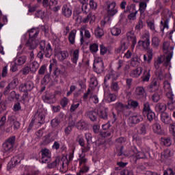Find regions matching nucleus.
I'll use <instances>...</instances> for the list:
<instances>
[{
	"label": "nucleus",
	"instance_id": "63",
	"mask_svg": "<svg viewBox=\"0 0 175 175\" xmlns=\"http://www.w3.org/2000/svg\"><path fill=\"white\" fill-rule=\"evenodd\" d=\"M152 99L153 102H158L159 100V99H161V96L158 93H154L152 96Z\"/></svg>",
	"mask_w": 175,
	"mask_h": 175
},
{
	"label": "nucleus",
	"instance_id": "31",
	"mask_svg": "<svg viewBox=\"0 0 175 175\" xmlns=\"http://www.w3.org/2000/svg\"><path fill=\"white\" fill-rule=\"evenodd\" d=\"M158 87H159V85H158V79L154 78L150 83L149 88L154 90L155 91L158 90Z\"/></svg>",
	"mask_w": 175,
	"mask_h": 175
},
{
	"label": "nucleus",
	"instance_id": "17",
	"mask_svg": "<svg viewBox=\"0 0 175 175\" xmlns=\"http://www.w3.org/2000/svg\"><path fill=\"white\" fill-rule=\"evenodd\" d=\"M55 96L51 93H46L45 95L42 96L44 102L46 103H53V99H54Z\"/></svg>",
	"mask_w": 175,
	"mask_h": 175
},
{
	"label": "nucleus",
	"instance_id": "27",
	"mask_svg": "<svg viewBox=\"0 0 175 175\" xmlns=\"http://www.w3.org/2000/svg\"><path fill=\"white\" fill-rule=\"evenodd\" d=\"M135 94L137 95V96H140V98H142V96H144V94H146V90H144V88L142 86L137 87L135 89Z\"/></svg>",
	"mask_w": 175,
	"mask_h": 175
},
{
	"label": "nucleus",
	"instance_id": "56",
	"mask_svg": "<svg viewBox=\"0 0 175 175\" xmlns=\"http://www.w3.org/2000/svg\"><path fill=\"white\" fill-rule=\"evenodd\" d=\"M8 144H11L12 146H14V143H16V137L12 136L7 139L5 142Z\"/></svg>",
	"mask_w": 175,
	"mask_h": 175
},
{
	"label": "nucleus",
	"instance_id": "8",
	"mask_svg": "<svg viewBox=\"0 0 175 175\" xmlns=\"http://www.w3.org/2000/svg\"><path fill=\"white\" fill-rule=\"evenodd\" d=\"M33 89V83L29 81L22 83L19 87V90L21 92H28V91H32Z\"/></svg>",
	"mask_w": 175,
	"mask_h": 175
},
{
	"label": "nucleus",
	"instance_id": "16",
	"mask_svg": "<svg viewBox=\"0 0 175 175\" xmlns=\"http://www.w3.org/2000/svg\"><path fill=\"white\" fill-rule=\"evenodd\" d=\"M76 33H77V30L72 29L68 34V41L70 44H75L76 40Z\"/></svg>",
	"mask_w": 175,
	"mask_h": 175
},
{
	"label": "nucleus",
	"instance_id": "30",
	"mask_svg": "<svg viewBox=\"0 0 175 175\" xmlns=\"http://www.w3.org/2000/svg\"><path fill=\"white\" fill-rule=\"evenodd\" d=\"M172 150L170 149L165 150L162 153H161V158L163 159H167L172 157Z\"/></svg>",
	"mask_w": 175,
	"mask_h": 175
},
{
	"label": "nucleus",
	"instance_id": "22",
	"mask_svg": "<svg viewBox=\"0 0 175 175\" xmlns=\"http://www.w3.org/2000/svg\"><path fill=\"white\" fill-rule=\"evenodd\" d=\"M3 148L5 152L10 153V152H12V151L14 150V146L10 144L4 142L3 144Z\"/></svg>",
	"mask_w": 175,
	"mask_h": 175
},
{
	"label": "nucleus",
	"instance_id": "62",
	"mask_svg": "<svg viewBox=\"0 0 175 175\" xmlns=\"http://www.w3.org/2000/svg\"><path fill=\"white\" fill-rule=\"evenodd\" d=\"M121 175H133V171L129 170H124L120 172Z\"/></svg>",
	"mask_w": 175,
	"mask_h": 175
},
{
	"label": "nucleus",
	"instance_id": "4",
	"mask_svg": "<svg viewBox=\"0 0 175 175\" xmlns=\"http://www.w3.org/2000/svg\"><path fill=\"white\" fill-rule=\"evenodd\" d=\"M143 115L146 116L147 119L150 122L154 120L155 118V113L151 110V107L150 106V103L146 102L144 104V109H143Z\"/></svg>",
	"mask_w": 175,
	"mask_h": 175
},
{
	"label": "nucleus",
	"instance_id": "18",
	"mask_svg": "<svg viewBox=\"0 0 175 175\" xmlns=\"http://www.w3.org/2000/svg\"><path fill=\"white\" fill-rule=\"evenodd\" d=\"M46 119V116L43 113H39L37 116V124H36V128H39L40 125L44 124V120Z\"/></svg>",
	"mask_w": 175,
	"mask_h": 175
},
{
	"label": "nucleus",
	"instance_id": "23",
	"mask_svg": "<svg viewBox=\"0 0 175 175\" xmlns=\"http://www.w3.org/2000/svg\"><path fill=\"white\" fill-rule=\"evenodd\" d=\"M161 120L163 124H170V117H169V114L166 112L161 113Z\"/></svg>",
	"mask_w": 175,
	"mask_h": 175
},
{
	"label": "nucleus",
	"instance_id": "25",
	"mask_svg": "<svg viewBox=\"0 0 175 175\" xmlns=\"http://www.w3.org/2000/svg\"><path fill=\"white\" fill-rule=\"evenodd\" d=\"M130 64L133 68H137L140 65V58L137 56L133 57Z\"/></svg>",
	"mask_w": 175,
	"mask_h": 175
},
{
	"label": "nucleus",
	"instance_id": "55",
	"mask_svg": "<svg viewBox=\"0 0 175 175\" xmlns=\"http://www.w3.org/2000/svg\"><path fill=\"white\" fill-rule=\"evenodd\" d=\"M135 157H136L137 159H144L146 157V153H144V152H138L137 153H136Z\"/></svg>",
	"mask_w": 175,
	"mask_h": 175
},
{
	"label": "nucleus",
	"instance_id": "57",
	"mask_svg": "<svg viewBox=\"0 0 175 175\" xmlns=\"http://www.w3.org/2000/svg\"><path fill=\"white\" fill-rule=\"evenodd\" d=\"M73 19L75 20L78 24H81V23H83V17H81L80 15L74 14Z\"/></svg>",
	"mask_w": 175,
	"mask_h": 175
},
{
	"label": "nucleus",
	"instance_id": "40",
	"mask_svg": "<svg viewBox=\"0 0 175 175\" xmlns=\"http://www.w3.org/2000/svg\"><path fill=\"white\" fill-rule=\"evenodd\" d=\"M152 129L154 133H157V135H161V124H159V123H154L152 126Z\"/></svg>",
	"mask_w": 175,
	"mask_h": 175
},
{
	"label": "nucleus",
	"instance_id": "24",
	"mask_svg": "<svg viewBox=\"0 0 175 175\" xmlns=\"http://www.w3.org/2000/svg\"><path fill=\"white\" fill-rule=\"evenodd\" d=\"M156 111H159V113H165V110H166V105L165 103H159L155 106Z\"/></svg>",
	"mask_w": 175,
	"mask_h": 175
},
{
	"label": "nucleus",
	"instance_id": "28",
	"mask_svg": "<svg viewBox=\"0 0 175 175\" xmlns=\"http://www.w3.org/2000/svg\"><path fill=\"white\" fill-rule=\"evenodd\" d=\"M44 53H45V57L46 58H50V57L53 55V49H51V45L50 44H48L46 45Z\"/></svg>",
	"mask_w": 175,
	"mask_h": 175
},
{
	"label": "nucleus",
	"instance_id": "59",
	"mask_svg": "<svg viewBox=\"0 0 175 175\" xmlns=\"http://www.w3.org/2000/svg\"><path fill=\"white\" fill-rule=\"evenodd\" d=\"M143 21L142 19H139L137 25H135V29H137V31H140V29H143Z\"/></svg>",
	"mask_w": 175,
	"mask_h": 175
},
{
	"label": "nucleus",
	"instance_id": "20",
	"mask_svg": "<svg viewBox=\"0 0 175 175\" xmlns=\"http://www.w3.org/2000/svg\"><path fill=\"white\" fill-rule=\"evenodd\" d=\"M62 14H64L65 17H70L72 16V10L68 5H64L62 7Z\"/></svg>",
	"mask_w": 175,
	"mask_h": 175
},
{
	"label": "nucleus",
	"instance_id": "9",
	"mask_svg": "<svg viewBox=\"0 0 175 175\" xmlns=\"http://www.w3.org/2000/svg\"><path fill=\"white\" fill-rule=\"evenodd\" d=\"M110 79H112V81H114V80H117V79H118V75L116 71L111 70L106 75L104 79V84L106 87H107V85H106V81H107V80H110Z\"/></svg>",
	"mask_w": 175,
	"mask_h": 175
},
{
	"label": "nucleus",
	"instance_id": "13",
	"mask_svg": "<svg viewBox=\"0 0 175 175\" xmlns=\"http://www.w3.org/2000/svg\"><path fill=\"white\" fill-rule=\"evenodd\" d=\"M85 116V117H88V118H90L92 122H95V121L98 120V113L94 110L86 111Z\"/></svg>",
	"mask_w": 175,
	"mask_h": 175
},
{
	"label": "nucleus",
	"instance_id": "5",
	"mask_svg": "<svg viewBox=\"0 0 175 175\" xmlns=\"http://www.w3.org/2000/svg\"><path fill=\"white\" fill-rule=\"evenodd\" d=\"M117 3L116 1H107V14L108 17H113L115 14H117L118 10L116 8Z\"/></svg>",
	"mask_w": 175,
	"mask_h": 175
},
{
	"label": "nucleus",
	"instance_id": "58",
	"mask_svg": "<svg viewBox=\"0 0 175 175\" xmlns=\"http://www.w3.org/2000/svg\"><path fill=\"white\" fill-rule=\"evenodd\" d=\"M147 8V3L144 2H141L139 3V10L142 13H144L146 12V8Z\"/></svg>",
	"mask_w": 175,
	"mask_h": 175
},
{
	"label": "nucleus",
	"instance_id": "36",
	"mask_svg": "<svg viewBox=\"0 0 175 175\" xmlns=\"http://www.w3.org/2000/svg\"><path fill=\"white\" fill-rule=\"evenodd\" d=\"M50 134H48L43 137L41 146H47V144H50V143H51V139L50 138Z\"/></svg>",
	"mask_w": 175,
	"mask_h": 175
},
{
	"label": "nucleus",
	"instance_id": "50",
	"mask_svg": "<svg viewBox=\"0 0 175 175\" xmlns=\"http://www.w3.org/2000/svg\"><path fill=\"white\" fill-rule=\"evenodd\" d=\"M49 83H50V75H46L41 81V83L43 85H46V84H49Z\"/></svg>",
	"mask_w": 175,
	"mask_h": 175
},
{
	"label": "nucleus",
	"instance_id": "41",
	"mask_svg": "<svg viewBox=\"0 0 175 175\" xmlns=\"http://www.w3.org/2000/svg\"><path fill=\"white\" fill-rule=\"evenodd\" d=\"M79 59V49L74 51L72 53V61L73 64H77V60Z\"/></svg>",
	"mask_w": 175,
	"mask_h": 175
},
{
	"label": "nucleus",
	"instance_id": "49",
	"mask_svg": "<svg viewBox=\"0 0 175 175\" xmlns=\"http://www.w3.org/2000/svg\"><path fill=\"white\" fill-rule=\"evenodd\" d=\"M52 128H57L59 124H61V120L59 119H53L51 122Z\"/></svg>",
	"mask_w": 175,
	"mask_h": 175
},
{
	"label": "nucleus",
	"instance_id": "33",
	"mask_svg": "<svg viewBox=\"0 0 175 175\" xmlns=\"http://www.w3.org/2000/svg\"><path fill=\"white\" fill-rule=\"evenodd\" d=\"M147 56H148V58H147ZM147 56L144 55V61H147L148 64H150V62H151V59H152V49L148 50Z\"/></svg>",
	"mask_w": 175,
	"mask_h": 175
},
{
	"label": "nucleus",
	"instance_id": "47",
	"mask_svg": "<svg viewBox=\"0 0 175 175\" xmlns=\"http://www.w3.org/2000/svg\"><path fill=\"white\" fill-rule=\"evenodd\" d=\"M41 157H49L51 155L50 150L48 148H44L40 150Z\"/></svg>",
	"mask_w": 175,
	"mask_h": 175
},
{
	"label": "nucleus",
	"instance_id": "45",
	"mask_svg": "<svg viewBox=\"0 0 175 175\" xmlns=\"http://www.w3.org/2000/svg\"><path fill=\"white\" fill-rule=\"evenodd\" d=\"M151 75L150 74V70H145L144 72V77L142 78L143 81H149Z\"/></svg>",
	"mask_w": 175,
	"mask_h": 175
},
{
	"label": "nucleus",
	"instance_id": "51",
	"mask_svg": "<svg viewBox=\"0 0 175 175\" xmlns=\"http://www.w3.org/2000/svg\"><path fill=\"white\" fill-rule=\"evenodd\" d=\"M91 150V146H90V143L87 142V144H84L81 146L82 152H88Z\"/></svg>",
	"mask_w": 175,
	"mask_h": 175
},
{
	"label": "nucleus",
	"instance_id": "43",
	"mask_svg": "<svg viewBox=\"0 0 175 175\" xmlns=\"http://www.w3.org/2000/svg\"><path fill=\"white\" fill-rule=\"evenodd\" d=\"M159 43H161V41L158 37L154 36L152 38V46H153V47H159Z\"/></svg>",
	"mask_w": 175,
	"mask_h": 175
},
{
	"label": "nucleus",
	"instance_id": "44",
	"mask_svg": "<svg viewBox=\"0 0 175 175\" xmlns=\"http://www.w3.org/2000/svg\"><path fill=\"white\" fill-rule=\"evenodd\" d=\"M161 142L164 146H166V147L172 146V141L170 139V138L161 137Z\"/></svg>",
	"mask_w": 175,
	"mask_h": 175
},
{
	"label": "nucleus",
	"instance_id": "7",
	"mask_svg": "<svg viewBox=\"0 0 175 175\" xmlns=\"http://www.w3.org/2000/svg\"><path fill=\"white\" fill-rule=\"evenodd\" d=\"M38 45L39 41H38L36 38H29L26 42V47H27L29 50H35Z\"/></svg>",
	"mask_w": 175,
	"mask_h": 175
},
{
	"label": "nucleus",
	"instance_id": "19",
	"mask_svg": "<svg viewBox=\"0 0 175 175\" xmlns=\"http://www.w3.org/2000/svg\"><path fill=\"white\" fill-rule=\"evenodd\" d=\"M21 162V160H20V159L16 157H14L11 161H10L8 164V167H9L10 169H12V167H15L16 165H18V163H20Z\"/></svg>",
	"mask_w": 175,
	"mask_h": 175
},
{
	"label": "nucleus",
	"instance_id": "48",
	"mask_svg": "<svg viewBox=\"0 0 175 175\" xmlns=\"http://www.w3.org/2000/svg\"><path fill=\"white\" fill-rule=\"evenodd\" d=\"M111 35L118 36L121 33V29L118 27H113L111 30Z\"/></svg>",
	"mask_w": 175,
	"mask_h": 175
},
{
	"label": "nucleus",
	"instance_id": "35",
	"mask_svg": "<svg viewBox=\"0 0 175 175\" xmlns=\"http://www.w3.org/2000/svg\"><path fill=\"white\" fill-rule=\"evenodd\" d=\"M38 69H39V64L38 63V62H33L30 64V72L35 73V72H36Z\"/></svg>",
	"mask_w": 175,
	"mask_h": 175
},
{
	"label": "nucleus",
	"instance_id": "11",
	"mask_svg": "<svg viewBox=\"0 0 175 175\" xmlns=\"http://www.w3.org/2000/svg\"><path fill=\"white\" fill-rule=\"evenodd\" d=\"M94 68L96 73H102L105 70V66H103V61L95 62L94 63Z\"/></svg>",
	"mask_w": 175,
	"mask_h": 175
},
{
	"label": "nucleus",
	"instance_id": "37",
	"mask_svg": "<svg viewBox=\"0 0 175 175\" xmlns=\"http://www.w3.org/2000/svg\"><path fill=\"white\" fill-rule=\"evenodd\" d=\"M105 35V31H103V29H100V27L98 26L97 28L95 29V36L96 38H102Z\"/></svg>",
	"mask_w": 175,
	"mask_h": 175
},
{
	"label": "nucleus",
	"instance_id": "34",
	"mask_svg": "<svg viewBox=\"0 0 175 175\" xmlns=\"http://www.w3.org/2000/svg\"><path fill=\"white\" fill-rule=\"evenodd\" d=\"M8 99V100H13V99L18 100V99H20V94H17L15 91H12L9 94Z\"/></svg>",
	"mask_w": 175,
	"mask_h": 175
},
{
	"label": "nucleus",
	"instance_id": "46",
	"mask_svg": "<svg viewBox=\"0 0 175 175\" xmlns=\"http://www.w3.org/2000/svg\"><path fill=\"white\" fill-rule=\"evenodd\" d=\"M38 35H39V31L35 29H32L29 31V38H38Z\"/></svg>",
	"mask_w": 175,
	"mask_h": 175
},
{
	"label": "nucleus",
	"instance_id": "39",
	"mask_svg": "<svg viewBox=\"0 0 175 175\" xmlns=\"http://www.w3.org/2000/svg\"><path fill=\"white\" fill-rule=\"evenodd\" d=\"M111 91H114V92H117L120 90V85H118V82L112 81L111 85Z\"/></svg>",
	"mask_w": 175,
	"mask_h": 175
},
{
	"label": "nucleus",
	"instance_id": "12",
	"mask_svg": "<svg viewBox=\"0 0 175 175\" xmlns=\"http://www.w3.org/2000/svg\"><path fill=\"white\" fill-rule=\"evenodd\" d=\"M142 73H143V68L139 66L131 71L130 77L137 79V77H140Z\"/></svg>",
	"mask_w": 175,
	"mask_h": 175
},
{
	"label": "nucleus",
	"instance_id": "1",
	"mask_svg": "<svg viewBox=\"0 0 175 175\" xmlns=\"http://www.w3.org/2000/svg\"><path fill=\"white\" fill-rule=\"evenodd\" d=\"M59 167L62 173H66L69 169V160L66 157H57L55 160L50 164H48L49 169H53L55 167Z\"/></svg>",
	"mask_w": 175,
	"mask_h": 175
},
{
	"label": "nucleus",
	"instance_id": "2",
	"mask_svg": "<svg viewBox=\"0 0 175 175\" xmlns=\"http://www.w3.org/2000/svg\"><path fill=\"white\" fill-rule=\"evenodd\" d=\"M173 50H174V46H170L169 42H163V51L165 54H167L165 62L164 63L165 66H169V64H170V61L173 57Z\"/></svg>",
	"mask_w": 175,
	"mask_h": 175
},
{
	"label": "nucleus",
	"instance_id": "52",
	"mask_svg": "<svg viewBox=\"0 0 175 175\" xmlns=\"http://www.w3.org/2000/svg\"><path fill=\"white\" fill-rule=\"evenodd\" d=\"M164 88L167 92H172V87L170 86V83H169V81H164Z\"/></svg>",
	"mask_w": 175,
	"mask_h": 175
},
{
	"label": "nucleus",
	"instance_id": "60",
	"mask_svg": "<svg viewBox=\"0 0 175 175\" xmlns=\"http://www.w3.org/2000/svg\"><path fill=\"white\" fill-rule=\"evenodd\" d=\"M77 129H84L85 128V122L80 120L77 124Z\"/></svg>",
	"mask_w": 175,
	"mask_h": 175
},
{
	"label": "nucleus",
	"instance_id": "10",
	"mask_svg": "<svg viewBox=\"0 0 175 175\" xmlns=\"http://www.w3.org/2000/svg\"><path fill=\"white\" fill-rule=\"evenodd\" d=\"M126 38L129 43H131L132 46L135 47L136 43V36H135V32L133 31H130L126 33Z\"/></svg>",
	"mask_w": 175,
	"mask_h": 175
},
{
	"label": "nucleus",
	"instance_id": "15",
	"mask_svg": "<svg viewBox=\"0 0 175 175\" xmlns=\"http://www.w3.org/2000/svg\"><path fill=\"white\" fill-rule=\"evenodd\" d=\"M130 124H139L140 121H143V118L139 115H134L129 118Z\"/></svg>",
	"mask_w": 175,
	"mask_h": 175
},
{
	"label": "nucleus",
	"instance_id": "38",
	"mask_svg": "<svg viewBox=\"0 0 175 175\" xmlns=\"http://www.w3.org/2000/svg\"><path fill=\"white\" fill-rule=\"evenodd\" d=\"M128 49V44L124 41L121 42V46L116 50L117 53H120L121 51H125Z\"/></svg>",
	"mask_w": 175,
	"mask_h": 175
},
{
	"label": "nucleus",
	"instance_id": "64",
	"mask_svg": "<svg viewBox=\"0 0 175 175\" xmlns=\"http://www.w3.org/2000/svg\"><path fill=\"white\" fill-rule=\"evenodd\" d=\"M170 131L173 136H175V123L170 124Z\"/></svg>",
	"mask_w": 175,
	"mask_h": 175
},
{
	"label": "nucleus",
	"instance_id": "29",
	"mask_svg": "<svg viewBox=\"0 0 175 175\" xmlns=\"http://www.w3.org/2000/svg\"><path fill=\"white\" fill-rule=\"evenodd\" d=\"M98 116L103 120H107V118H108L107 109H100L98 111Z\"/></svg>",
	"mask_w": 175,
	"mask_h": 175
},
{
	"label": "nucleus",
	"instance_id": "53",
	"mask_svg": "<svg viewBox=\"0 0 175 175\" xmlns=\"http://www.w3.org/2000/svg\"><path fill=\"white\" fill-rule=\"evenodd\" d=\"M64 70H61L60 68H58V67H55L54 70V75L56 76V77H58L59 75H64Z\"/></svg>",
	"mask_w": 175,
	"mask_h": 175
},
{
	"label": "nucleus",
	"instance_id": "14",
	"mask_svg": "<svg viewBox=\"0 0 175 175\" xmlns=\"http://www.w3.org/2000/svg\"><path fill=\"white\" fill-rule=\"evenodd\" d=\"M163 62H164V64H163L164 66H166L165 65V62H166V56L162 55V56L158 57L157 59L154 62V67L156 68V69H161L159 66Z\"/></svg>",
	"mask_w": 175,
	"mask_h": 175
},
{
	"label": "nucleus",
	"instance_id": "21",
	"mask_svg": "<svg viewBox=\"0 0 175 175\" xmlns=\"http://www.w3.org/2000/svg\"><path fill=\"white\" fill-rule=\"evenodd\" d=\"M155 75L159 80H163L165 79V70L156 68Z\"/></svg>",
	"mask_w": 175,
	"mask_h": 175
},
{
	"label": "nucleus",
	"instance_id": "42",
	"mask_svg": "<svg viewBox=\"0 0 175 175\" xmlns=\"http://www.w3.org/2000/svg\"><path fill=\"white\" fill-rule=\"evenodd\" d=\"M8 85L11 88V90H14V88L18 85V79L14 78L11 83L8 84Z\"/></svg>",
	"mask_w": 175,
	"mask_h": 175
},
{
	"label": "nucleus",
	"instance_id": "26",
	"mask_svg": "<svg viewBox=\"0 0 175 175\" xmlns=\"http://www.w3.org/2000/svg\"><path fill=\"white\" fill-rule=\"evenodd\" d=\"M58 56L59 61H64V59H66L69 57V53L66 51H61L59 52Z\"/></svg>",
	"mask_w": 175,
	"mask_h": 175
},
{
	"label": "nucleus",
	"instance_id": "3",
	"mask_svg": "<svg viewBox=\"0 0 175 175\" xmlns=\"http://www.w3.org/2000/svg\"><path fill=\"white\" fill-rule=\"evenodd\" d=\"M170 18H172V12L168 10L164 11L161 21V26L163 27L161 28V32H163L165 29H169V20Z\"/></svg>",
	"mask_w": 175,
	"mask_h": 175
},
{
	"label": "nucleus",
	"instance_id": "54",
	"mask_svg": "<svg viewBox=\"0 0 175 175\" xmlns=\"http://www.w3.org/2000/svg\"><path fill=\"white\" fill-rule=\"evenodd\" d=\"M51 155L41 157V162L42 163H49V162H51Z\"/></svg>",
	"mask_w": 175,
	"mask_h": 175
},
{
	"label": "nucleus",
	"instance_id": "32",
	"mask_svg": "<svg viewBox=\"0 0 175 175\" xmlns=\"http://www.w3.org/2000/svg\"><path fill=\"white\" fill-rule=\"evenodd\" d=\"M27 62V57L25 56H21L16 59L15 63L20 66L24 65V64Z\"/></svg>",
	"mask_w": 175,
	"mask_h": 175
},
{
	"label": "nucleus",
	"instance_id": "61",
	"mask_svg": "<svg viewBox=\"0 0 175 175\" xmlns=\"http://www.w3.org/2000/svg\"><path fill=\"white\" fill-rule=\"evenodd\" d=\"M89 168L88 166L84 165L81 170H80L79 172L77 174V175L84 174V173H87L88 172Z\"/></svg>",
	"mask_w": 175,
	"mask_h": 175
},
{
	"label": "nucleus",
	"instance_id": "6",
	"mask_svg": "<svg viewBox=\"0 0 175 175\" xmlns=\"http://www.w3.org/2000/svg\"><path fill=\"white\" fill-rule=\"evenodd\" d=\"M143 40H140L138 42L139 46H142L144 49V50H148V48L150 47V33H145L142 36Z\"/></svg>",
	"mask_w": 175,
	"mask_h": 175
}]
</instances>
